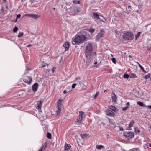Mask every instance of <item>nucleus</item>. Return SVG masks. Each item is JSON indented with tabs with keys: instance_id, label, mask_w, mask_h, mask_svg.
<instances>
[{
	"instance_id": "obj_1",
	"label": "nucleus",
	"mask_w": 151,
	"mask_h": 151,
	"mask_svg": "<svg viewBox=\"0 0 151 151\" xmlns=\"http://www.w3.org/2000/svg\"><path fill=\"white\" fill-rule=\"evenodd\" d=\"M86 33L84 32L82 34L76 35L73 38V41L75 43L79 44L83 43L86 38Z\"/></svg>"
},
{
	"instance_id": "obj_2",
	"label": "nucleus",
	"mask_w": 151,
	"mask_h": 151,
	"mask_svg": "<svg viewBox=\"0 0 151 151\" xmlns=\"http://www.w3.org/2000/svg\"><path fill=\"white\" fill-rule=\"evenodd\" d=\"M85 53L86 58H90L91 56H94L96 55V52H93L92 45L91 43L88 44L86 47Z\"/></svg>"
},
{
	"instance_id": "obj_3",
	"label": "nucleus",
	"mask_w": 151,
	"mask_h": 151,
	"mask_svg": "<svg viewBox=\"0 0 151 151\" xmlns=\"http://www.w3.org/2000/svg\"><path fill=\"white\" fill-rule=\"evenodd\" d=\"M123 38L125 40H131L133 38V35L130 32H127L124 34Z\"/></svg>"
},
{
	"instance_id": "obj_4",
	"label": "nucleus",
	"mask_w": 151,
	"mask_h": 151,
	"mask_svg": "<svg viewBox=\"0 0 151 151\" xmlns=\"http://www.w3.org/2000/svg\"><path fill=\"white\" fill-rule=\"evenodd\" d=\"M24 81L27 84H30L32 81V78L27 76H25L23 78Z\"/></svg>"
},
{
	"instance_id": "obj_5",
	"label": "nucleus",
	"mask_w": 151,
	"mask_h": 151,
	"mask_svg": "<svg viewBox=\"0 0 151 151\" xmlns=\"http://www.w3.org/2000/svg\"><path fill=\"white\" fill-rule=\"evenodd\" d=\"M94 56H91L90 58H86L87 60H86V65L87 66H90L91 64H92L93 63V61L92 60L93 57Z\"/></svg>"
},
{
	"instance_id": "obj_6",
	"label": "nucleus",
	"mask_w": 151,
	"mask_h": 151,
	"mask_svg": "<svg viewBox=\"0 0 151 151\" xmlns=\"http://www.w3.org/2000/svg\"><path fill=\"white\" fill-rule=\"evenodd\" d=\"M124 135L128 139L132 138L134 136V134L133 132H129L126 133Z\"/></svg>"
},
{
	"instance_id": "obj_7",
	"label": "nucleus",
	"mask_w": 151,
	"mask_h": 151,
	"mask_svg": "<svg viewBox=\"0 0 151 151\" xmlns=\"http://www.w3.org/2000/svg\"><path fill=\"white\" fill-rule=\"evenodd\" d=\"M104 32L101 31H100L96 35V39L98 40L103 37Z\"/></svg>"
},
{
	"instance_id": "obj_8",
	"label": "nucleus",
	"mask_w": 151,
	"mask_h": 151,
	"mask_svg": "<svg viewBox=\"0 0 151 151\" xmlns=\"http://www.w3.org/2000/svg\"><path fill=\"white\" fill-rule=\"evenodd\" d=\"M106 114L110 117L114 116L115 114L112 111L110 110H108L106 111Z\"/></svg>"
},
{
	"instance_id": "obj_9",
	"label": "nucleus",
	"mask_w": 151,
	"mask_h": 151,
	"mask_svg": "<svg viewBox=\"0 0 151 151\" xmlns=\"http://www.w3.org/2000/svg\"><path fill=\"white\" fill-rule=\"evenodd\" d=\"M112 101L114 103H115L117 101V97L114 93H113L111 95Z\"/></svg>"
},
{
	"instance_id": "obj_10",
	"label": "nucleus",
	"mask_w": 151,
	"mask_h": 151,
	"mask_svg": "<svg viewBox=\"0 0 151 151\" xmlns=\"http://www.w3.org/2000/svg\"><path fill=\"white\" fill-rule=\"evenodd\" d=\"M38 84L37 83H35L32 86L33 90L34 91H37L38 87Z\"/></svg>"
},
{
	"instance_id": "obj_11",
	"label": "nucleus",
	"mask_w": 151,
	"mask_h": 151,
	"mask_svg": "<svg viewBox=\"0 0 151 151\" xmlns=\"http://www.w3.org/2000/svg\"><path fill=\"white\" fill-rule=\"evenodd\" d=\"M63 47L65 48V51L68 50L69 47V43L68 42H66L63 45Z\"/></svg>"
},
{
	"instance_id": "obj_12",
	"label": "nucleus",
	"mask_w": 151,
	"mask_h": 151,
	"mask_svg": "<svg viewBox=\"0 0 151 151\" xmlns=\"http://www.w3.org/2000/svg\"><path fill=\"white\" fill-rule=\"evenodd\" d=\"M42 102L43 101H40L37 103V108L38 110L41 109V108L42 106Z\"/></svg>"
},
{
	"instance_id": "obj_13",
	"label": "nucleus",
	"mask_w": 151,
	"mask_h": 151,
	"mask_svg": "<svg viewBox=\"0 0 151 151\" xmlns=\"http://www.w3.org/2000/svg\"><path fill=\"white\" fill-rule=\"evenodd\" d=\"M79 83L80 85V86L82 87V88L83 90H85L86 89V87L84 84L83 83V82L80 81L79 82Z\"/></svg>"
},
{
	"instance_id": "obj_14",
	"label": "nucleus",
	"mask_w": 151,
	"mask_h": 151,
	"mask_svg": "<svg viewBox=\"0 0 151 151\" xmlns=\"http://www.w3.org/2000/svg\"><path fill=\"white\" fill-rule=\"evenodd\" d=\"M29 16L30 17H32L35 19H36L37 18H38L40 17V16L38 15L33 14H29Z\"/></svg>"
},
{
	"instance_id": "obj_15",
	"label": "nucleus",
	"mask_w": 151,
	"mask_h": 151,
	"mask_svg": "<svg viewBox=\"0 0 151 151\" xmlns=\"http://www.w3.org/2000/svg\"><path fill=\"white\" fill-rule=\"evenodd\" d=\"M47 142H45V144L42 146L40 149L43 151L47 147Z\"/></svg>"
},
{
	"instance_id": "obj_16",
	"label": "nucleus",
	"mask_w": 151,
	"mask_h": 151,
	"mask_svg": "<svg viewBox=\"0 0 151 151\" xmlns=\"http://www.w3.org/2000/svg\"><path fill=\"white\" fill-rule=\"evenodd\" d=\"M83 120V119H82V118H78L77 119V120L76 121V124L77 125H79L80 124L81 122Z\"/></svg>"
},
{
	"instance_id": "obj_17",
	"label": "nucleus",
	"mask_w": 151,
	"mask_h": 151,
	"mask_svg": "<svg viewBox=\"0 0 151 151\" xmlns=\"http://www.w3.org/2000/svg\"><path fill=\"white\" fill-rule=\"evenodd\" d=\"M57 110L56 111V115L58 116L60 115V113L61 111V107H57Z\"/></svg>"
},
{
	"instance_id": "obj_18",
	"label": "nucleus",
	"mask_w": 151,
	"mask_h": 151,
	"mask_svg": "<svg viewBox=\"0 0 151 151\" xmlns=\"http://www.w3.org/2000/svg\"><path fill=\"white\" fill-rule=\"evenodd\" d=\"M62 100L60 99H59L57 102V107H61L62 103Z\"/></svg>"
},
{
	"instance_id": "obj_19",
	"label": "nucleus",
	"mask_w": 151,
	"mask_h": 151,
	"mask_svg": "<svg viewBox=\"0 0 151 151\" xmlns=\"http://www.w3.org/2000/svg\"><path fill=\"white\" fill-rule=\"evenodd\" d=\"M71 146L69 144H66L65 146V150H67L70 149Z\"/></svg>"
},
{
	"instance_id": "obj_20",
	"label": "nucleus",
	"mask_w": 151,
	"mask_h": 151,
	"mask_svg": "<svg viewBox=\"0 0 151 151\" xmlns=\"http://www.w3.org/2000/svg\"><path fill=\"white\" fill-rule=\"evenodd\" d=\"M81 10V9L79 8H76L74 9V11L75 13H77Z\"/></svg>"
},
{
	"instance_id": "obj_21",
	"label": "nucleus",
	"mask_w": 151,
	"mask_h": 151,
	"mask_svg": "<svg viewBox=\"0 0 151 151\" xmlns=\"http://www.w3.org/2000/svg\"><path fill=\"white\" fill-rule=\"evenodd\" d=\"M79 118H81L82 119H83V116L84 114V112L83 111H79Z\"/></svg>"
},
{
	"instance_id": "obj_22",
	"label": "nucleus",
	"mask_w": 151,
	"mask_h": 151,
	"mask_svg": "<svg viewBox=\"0 0 151 151\" xmlns=\"http://www.w3.org/2000/svg\"><path fill=\"white\" fill-rule=\"evenodd\" d=\"M81 136L82 139H84L86 137H88L89 136V135L87 134H81Z\"/></svg>"
},
{
	"instance_id": "obj_23",
	"label": "nucleus",
	"mask_w": 151,
	"mask_h": 151,
	"mask_svg": "<svg viewBox=\"0 0 151 151\" xmlns=\"http://www.w3.org/2000/svg\"><path fill=\"white\" fill-rule=\"evenodd\" d=\"M110 108L115 112H117L118 111L117 109L113 106H111V107Z\"/></svg>"
},
{
	"instance_id": "obj_24",
	"label": "nucleus",
	"mask_w": 151,
	"mask_h": 151,
	"mask_svg": "<svg viewBox=\"0 0 151 151\" xmlns=\"http://www.w3.org/2000/svg\"><path fill=\"white\" fill-rule=\"evenodd\" d=\"M137 104L139 105L142 107H145L146 106L142 102L140 101L137 102Z\"/></svg>"
},
{
	"instance_id": "obj_25",
	"label": "nucleus",
	"mask_w": 151,
	"mask_h": 151,
	"mask_svg": "<svg viewBox=\"0 0 151 151\" xmlns=\"http://www.w3.org/2000/svg\"><path fill=\"white\" fill-rule=\"evenodd\" d=\"M96 149H101V148H104V146L102 145H96Z\"/></svg>"
},
{
	"instance_id": "obj_26",
	"label": "nucleus",
	"mask_w": 151,
	"mask_h": 151,
	"mask_svg": "<svg viewBox=\"0 0 151 151\" xmlns=\"http://www.w3.org/2000/svg\"><path fill=\"white\" fill-rule=\"evenodd\" d=\"M129 76L130 78H137V76L134 73L131 74Z\"/></svg>"
},
{
	"instance_id": "obj_27",
	"label": "nucleus",
	"mask_w": 151,
	"mask_h": 151,
	"mask_svg": "<svg viewBox=\"0 0 151 151\" xmlns=\"http://www.w3.org/2000/svg\"><path fill=\"white\" fill-rule=\"evenodd\" d=\"M47 137L48 139H51L52 138V136H51V134L49 133V132H47Z\"/></svg>"
},
{
	"instance_id": "obj_28",
	"label": "nucleus",
	"mask_w": 151,
	"mask_h": 151,
	"mask_svg": "<svg viewBox=\"0 0 151 151\" xmlns=\"http://www.w3.org/2000/svg\"><path fill=\"white\" fill-rule=\"evenodd\" d=\"M93 16L95 18H96L97 19H100V18L99 17V15L97 13H94Z\"/></svg>"
},
{
	"instance_id": "obj_29",
	"label": "nucleus",
	"mask_w": 151,
	"mask_h": 151,
	"mask_svg": "<svg viewBox=\"0 0 151 151\" xmlns=\"http://www.w3.org/2000/svg\"><path fill=\"white\" fill-rule=\"evenodd\" d=\"M134 122L133 120H132L131 122L129 124V128H130L131 127H132L133 126V124H134Z\"/></svg>"
},
{
	"instance_id": "obj_30",
	"label": "nucleus",
	"mask_w": 151,
	"mask_h": 151,
	"mask_svg": "<svg viewBox=\"0 0 151 151\" xmlns=\"http://www.w3.org/2000/svg\"><path fill=\"white\" fill-rule=\"evenodd\" d=\"M150 74H148L147 75L145 76L144 78L145 79H148L150 77Z\"/></svg>"
},
{
	"instance_id": "obj_31",
	"label": "nucleus",
	"mask_w": 151,
	"mask_h": 151,
	"mask_svg": "<svg viewBox=\"0 0 151 151\" xmlns=\"http://www.w3.org/2000/svg\"><path fill=\"white\" fill-rule=\"evenodd\" d=\"M129 75L128 74H124L123 76V77L124 78L128 79L129 77Z\"/></svg>"
},
{
	"instance_id": "obj_32",
	"label": "nucleus",
	"mask_w": 151,
	"mask_h": 151,
	"mask_svg": "<svg viewBox=\"0 0 151 151\" xmlns=\"http://www.w3.org/2000/svg\"><path fill=\"white\" fill-rule=\"evenodd\" d=\"M137 63L138 64V65L140 67L141 70L143 71H144V68H143V67L138 62H137Z\"/></svg>"
},
{
	"instance_id": "obj_33",
	"label": "nucleus",
	"mask_w": 151,
	"mask_h": 151,
	"mask_svg": "<svg viewBox=\"0 0 151 151\" xmlns=\"http://www.w3.org/2000/svg\"><path fill=\"white\" fill-rule=\"evenodd\" d=\"M135 131L136 134L139 133L140 132V130L137 128H135Z\"/></svg>"
},
{
	"instance_id": "obj_34",
	"label": "nucleus",
	"mask_w": 151,
	"mask_h": 151,
	"mask_svg": "<svg viewBox=\"0 0 151 151\" xmlns=\"http://www.w3.org/2000/svg\"><path fill=\"white\" fill-rule=\"evenodd\" d=\"M18 28L17 27H15L13 29V31L14 32H16L18 30Z\"/></svg>"
},
{
	"instance_id": "obj_35",
	"label": "nucleus",
	"mask_w": 151,
	"mask_h": 151,
	"mask_svg": "<svg viewBox=\"0 0 151 151\" xmlns=\"http://www.w3.org/2000/svg\"><path fill=\"white\" fill-rule=\"evenodd\" d=\"M141 32H138L137 33L136 35V40H137V38L139 37L140 35V34Z\"/></svg>"
},
{
	"instance_id": "obj_36",
	"label": "nucleus",
	"mask_w": 151,
	"mask_h": 151,
	"mask_svg": "<svg viewBox=\"0 0 151 151\" xmlns=\"http://www.w3.org/2000/svg\"><path fill=\"white\" fill-rule=\"evenodd\" d=\"M111 60H112V61L114 63L116 64V59L115 58H112Z\"/></svg>"
},
{
	"instance_id": "obj_37",
	"label": "nucleus",
	"mask_w": 151,
	"mask_h": 151,
	"mask_svg": "<svg viewBox=\"0 0 151 151\" xmlns=\"http://www.w3.org/2000/svg\"><path fill=\"white\" fill-rule=\"evenodd\" d=\"M133 151H140L139 148H134L133 149Z\"/></svg>"
},
{
	"instance_id": "obj_38",
	"label": "nucleus",
	"mask_w": 151,
	"mask_h": 151,
	"mask_svg": "<svg viewBox=\"0 0 151 151\" xmlns=\"http://www.w3.org/2000/svg\"><path fill=\"white\" fill-rule=\"evenodd\" d=\"M77 85V84H76V83H74V84H73L72 85V88L73 89H74L75 88V86H76Z\"/></svg>"
},
{
	"instance_id": "obj_39",
	"label": "nucleus",
	"mask_w": 151,
	"mask_h": 151,
	"mask_svg": "<svg viewBox=\"0 0 151 151\" xmlns=\"http://www.w3.org/2000/svg\"><path fill=\"white\" fill-rule=\"evenodd\" d=\"M95 31L94 29H90L89 30V32L91 33H93Z\"/></svg>"
},
{
	"instance_id": "obj_40",
	"label": "nucleus",
	"mask_w": 151,
	"mask_h": 151,
	"mask_svg": "<svg viewBox=\"0 0 151 151\" xmlns=\"http://www.w3.org/2000/svg\"><path fill=\"white\" fill-rule=\"evenodd\" d=\"M128 107H128V106H126L124 107L122 109V110L123 111H125V110H126L127 109V108H128Z\"/></svg>"
},
{
	"instance_id": "obj_41",
	"label": "nucleus",
	"mask_w": 151,
	"mask_h": 151,
	"mask_svg": "<svg viewBox=\"0 0 151 151\" xmlns=\"http://www.w3.org/2000/svg\"><path fill=\"white\" fill-rule=\"evenodd\" d=\"M128 8L129 11H130V10H131V9H132L131 6L130 5H128Z\"/></svg>"
},
{
	"instance_id": "obj_42",
	"label": "nucleus",
	"mask_w": 151,
	"mask_h": 151,
	"mask_svg": "<svg viewBox=\"0 0 151 151\" xmlns=\"http://www.w3.org/2000/svg\"><path fill=\"white\" fill-rule=\"evenodd\" d=\"M24 33L22 32H19V37L22 36L23 35Z\"/></svg>"
},
{
	"instance_id": "obj_43",
	"label": "nucleus",
	"mask_w": 151,
	"mask_h": 151,
	"mask_svg": "<svg viewBox=\"0 0 151 151\" xmlns=\"http://www.w3.org/2000/svg\"><path fill=\"white\" fill-rule=\"evenodd\" d=\"M27 71H28L32 70L31 68H28V67H27Z\"/></svg>"
},
{
	"instance_id": "obj_44",
	"label": "nucleus",
	"mask_w": 151,
	"mask_h": 151,
	"mask_svg": "<svg viewBox=\"0 0 151 151\" xmlns=\"http://www.w3.org/2000/svg\"><path fill=\"white\" fill-rule=\"evenodd\" d=\"M56 69V68L55 67L53 68L52 69V71L53 72Z\"/></svg>"
},
{
	"instance_id": "obj_45",
	"label": "nucleus",
	"mask_w": 151,
	"mask_h": 151,
	"mask_svg": "<svg viewBox=\"0 0 151 151\" xmlns=\"http://www.w3.org/2000/svg\"><path fill=\"white\" fill-rule=\"evenodd\" d=\"M46 66H48V64H45L44 65L42 66L41 67L43 68L44 67Z\"/></svg>"
},
{
	"instance_id": "obj_46",
	"label": "nucleus",
	"mask_w": 151,
	"mask_h": 151,
	"mask_svg": "<svg viewBox=\"0 0 151 151\" xmlns=\"http://www.w3.org/2000/svg\"><path fill=\"white\" fill-rule=\"evenodd\" d=\"M32 46V45H31V44H29V45H27L26 46V47H31V46Z\"/></svg>"
},
{
	"instance_id": "obj_47",
	"label": "nucleus",
	"mask_w": 151,
	"mask_h": 151,
	"mask_svg": "<svg viewBox=\"0 0 151 151\" xmlns=\"http://www.w3.org/2000/svg\"><path fill=\"white\" fill-rule=\"evenodd\" d=\"M67 93V91L66 90H65L64 91H63V93L64 94H66Z\"/></svg>"
},
{
	"instance_id": "obj_48",
	"label": "nucleus",
	"mask_w": 151,
	"mask_h": 151,
	"mask_svg": "<svg viewBox=\"0 0 151 151\" xmlns=\"http://www.w3.org/2000/svg\"><path fill=\"white\" fill-rule=\"evenodd\" d=\"M80 80V78L79 77H78L76 78V80Z\"/></svg>"
},
{
	"instance_id": "obj_49",
	"label": "nucleus",
	"mask_w": 151,
	"mask_h": 151,
	"mask_svg": "<svg viewBox=\"0 0 151 151\" xmlns=\"http://www.w3.org/2000/svg\"><path fill=\"white\" fill-rule=\"evenodd\" d=\"M34 0H30V2L31 4H32L34 2Z\"/></svg>"
},
{
	"instance_id": "obj_50",
	"label": "nucleus",
	"mask_w": 151,
	"mask_h": 151,
	"mask_svg": "<svg viewBox=\"0 0 151 151\" xmlns=\"http://www.w3.org/2000/svg\"><path fill=\"white\" fill-rule=\"evenodd\" d=\"M119 128H120V130H121V131H123V130H124V129H123L122 127H119Z\"/></svg>"
},
{
	"instance_id": "obj_51",
	"label": "nucleus",
	"mask_w": 151,
	"mask_h": 151,
	"mask_svg": "<svg viewBox=\"0 0 151 151\" xmlns=\"http://www.w3.org/2000/svg\"><path fill=\"white\" fill-rule=\"evenodd\" d=\"M19 18V14H18L17 16V18L16 19V21H17V19Z\"/></svg>"
},
{
	"instance_id": "obj_52",
	"label": "nucleus",
	"mask_w": 151,
	"mask_h": 151,
	"mask_svg": "<svg viewBox=\"0 0 151 151\" xmlns=\"http://www.w3.org/2000/svg\"><path fill=\"white\" fill-rule=\"evenodd\" d=\"M98 95H97L95 94V95L94 96V99H96V97Z\"/></svg>"
},
{
	"instance_id": "obj_53",
	"label": "nucleus",
	"mask_w": 151,
	"mask_h": 151,
	"mask_svg": "<svg viewBox=\"0 0 151 151\" xmlns=\"http://www.w3.org/2000/svg\"><path fill=\"white\" fill-rule=\"evenodd\" d=\"M147 107L149 109H151V105L148 106Z\"/></svg>"
},
{
	"instance_id": "obj_54",
	"label": "nucleus",
	"mask_w": 151,
	"mask_h": 151,
	"mask_svg": "<svg viewBox=\"0 0 151 151\" xmlns=\"http://www.w3.org/2000/svg\"><path fill=\"white\" fill-rule=\"evenodd\" d=\"M126 105H129V102H128L126 104Z\"/></svg>"
},
{
	"instance_id": "obj_55",
	"label": "nucleus",
	"mask_w": 151,
	"mask_h": 151,
	"mask_svg": "<svg viewBox=\"0 0 151 151\" xmlns=\"http://www.w3.org/2000/svg\"><path fill=\"white\" fill-rule=\"evenodd\" d=\"M110 122V123H111V124H113L112 122V121L111 120L109 121Z\"/></svg>"
},
{
	"instance_id": "obj_56",
	"label": "nucleus",
	"mask_w": 151,
	"mask_h": 151,
	"mask_svg": "<svg viewBox=\"0 0 151 151\" xmlns=\"http://www.w3.org/2000/svg\"><path fill=\"white\" fill-rule=\"evenodd\" d=\"M30 33L32 35H35V34L33 33H32V32H31Z\"/></svg>"
},
{
	"instance_id": "obj_57",
	"label": "nucleus",
	"mask_w": 151,
	"mask_h": 151,
	"mask_svg": "<svg viewBox=\"0 0 151 151\" xmlns=\"http://www.w3.org/2000/svg\"><path fill=\"white\" fill-rule=\"evenodd\" d=\"M97 62L96 61V62H95L94 63V65H96V64H97Z\"/></svg>"
},
{
	"instance_id": "obj_58",
	"label": "nucleus",
	"mask_w": 151,
	"mask_h": 151,
	"mask_svg": "<svg viewBox=\"0 0 151 151\" xmlns=\"http://www.w3.org/2000/svg\"><path fill=\"white\" fill-rule=\"evenodd\" d=\"M99 94V92H97L96 93V94L97 95H98Z\"/></svg>"
},
{
	"instance_id": "obj_59",
	"label": "nucleus",
	"mask_w": 151,
	"mask_h": 151,
	"mask_svg": "<svg viewBox=\"0 0 151 151\" xmlns=\"http://www.w3.org/2000/svg\"><path fill=\"white\" fill-rule=\"evenodd\" d=\"M26 0H22L21 1L22 2H23V1H25Z\"/></svg>"
},
{
	"instance_id": "obj_60",
	"label": "nucleus",
	"mask_w": 151,
	"mask_h": 151,
	"mask_svg": "<svg viewBox=\"0 0 151 151\" xmlns=\"http://www.w3.org/2000/svg\"><path fill=\"white\" fill-rule=\"evenodd\" d=\"M129 57L131 58H132V56H131V55H129Z\"/></svg>"
},
{
	"instance_id": "obj_61",
	"label": "nucleus",
	"mask_w": 151,
	"mask_h": 151,
	"mask_svg": "<svg viewBox=\"0 0 151 151\" xmlns=\"http://www.w3.org/2000/svg\"><path fill=\"white\" fill-rule=\"evenodd\" d=\"M149 146H150V147H151V144H150V143H149Z\"/></svg>"
},
{
	"instance_id": "obj_62",
	"label": "nucleus",
	"mask_w": 151,
	"mask_h": 151,
	"mask_svg": "<svg viewBox=\"0 0 151 151\" xmlns=\"http://www.w3.org/2000/svg\"><path fill=\"white\" fill-rule=\"evenodd\" d=\"M80 3V1H78V4H79Z\"/></svg>"
},
{
	"instance_id": "obj_63",
	"label": "nucleus",
	"mask_w": 151,
	"mask_h": 151,
	"mask_svg": "<svg viewBox=\"0 0 151 151\" xmlns=\"http://www.w3.org/2000/svg\"><path fill=\"white\" fill-rule=\"evenodd\" d=\"M107 91V90H104V93L105 92H106Z\"/></svg>"
},
{
	"instance_id": "obj_64",
	"label": "nucleus",
	"mask_w": 151,
	"mask_h": 151,
	"mask_svg": "<svg viewBox=\"0 0 151 151\" xmlns=\"http://www.w3.org/2000/svg\"><path fill=\"white\" fill-rule=\"evenodd\" d=\"M38 151H42V150H41V149H40L39 150H38Z\"/></svg>"
}]
</instances>
